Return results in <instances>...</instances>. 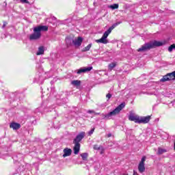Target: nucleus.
I'll use <instances>...</instances> for the list:
<instances>
[{
    "mask_svg": "<svg viewBox=\"0 0 175 175\" xmlns=\"http://www.w3.org/2000/svg\"><path fill=\"white\" fill-rule=\"evenodd\" d=\"M129 120L134 121L136 124H148L151 120V116H139L138 115L130 114Z\"/></svg>",
    "mask_w": 175,
    "mask_h": 175,
    "instance_id": "f257e3e1",
    "label": "nucleus"
},
{
    "mask_svg": "<svg viewBox=\"0 0 175 175\" xmlns=\"http://www.w3.org/2000/svg\"><path fill=\"white\" fill-rule=\"evenodd\" d=\"M49 30V27L47 26H38L36 27L33 29V33L31 34L29 36L30 40H38V39H40V36H42V31H46Z\"/></svg>",
    "mask_w": 175,
    "mask_h": 175,
    "instance_id": "f03ea898",
    "label": "nucleus"
},
{
    "mask_svg": "<svg viewBox=\"0 0 175 175\" xmlns=\"http://www.w3.org/2000/svg\"><path fill=\"white\" fill-rule=\"evenodd\" d=\"M125 105H126L125 103H122L113 111L109 112V113L107 114L102 113L101 117L105 120H111V117L114 116H117V114L120 113V111H121V110H122V109L125 107Z\"/></svg>",
    "mask_w": 175,
    "mask_h": 175,
    "instance_id": "7ed1b4c3",
    "label": "nucleus"
},
{
    "mask_svg": "<svg viewBox=\"0 0 175 175\" xmlns=\"http://www.w3.org/2000/svg\"><path fill=\"white\" fill-rule=\"evenodd\" d=\"M163 43L159 41H154L153 42H148L145 44L142 45V47L137 49L139 52H144L148 51V50H151V49H154V47H159L162 46Z\"/></svg>",
    "mask_w": 175,
    "mask_h": 175,
    "instance_id": "20e7f679",
    "label": "nucleus"
},
{
    "mask_svg": "<svg viewBox=\"0 0 175 175\" xmlns=\"http://www.w3.org/2000/svg\"><path fill=\"white\" fill-rule=\"evenodd\" d=\"M170 80H175V71L163 76V78L160 79V81L165 83V81H170Z\"/></svg>",
    "mask_w": 175,
    "mask_h": 175,
    "instance_id": "39448f33",
    "label": "nucleus"
},
{
    "mask_svg": "<svg viewBox=\"0 0 175 175\" xmlns=\"http://www.w3.org/2000/svg\"><path fill=\"white\" fill-rule=\"evenodd\" d=\"M83 137H85V132L82 131L79 133L77 137L74 139L73 143L80 144V142L83 140Z\"/></svg>",
    "mask_w": 175,
    "mask_h": 175,
    "instance_id": "423d86ee",
    "label": "nucleus"
},
{
    "mask_svg": "<svg viewBox=\"0 0 175 175\" xmlns=\"http://www.w3.org/2000/svg\"><path fill=\"white\" fill-rule=\"evenodd\" d=\"M107 36H109V33L105 31L100 39L96 40V43L107 44V43H109V42H107Z\"/></svg>",
    "mask_w": 175,
    "mask_h": 175,
    "instance_id": "0eeeda50",
    "label": "nucleus"
},
{
    "mask_svg": "<svg viewBox=\"0 0 175 175\" xmlns=\"http://www.w3.org/2000/svg\"><path fill=\"white\" fill-rule=\"evenodd\" d=\"M92 70V66H90V67H83V68H79L77 73V75H81V73H85V72H90Z\"/></svg>",
    "mask_w": 175,
    "mask_h": 175,
    "instance_id": "6e6552de",
    "label": "nucleus"
},
{
    "mask_svg": "<svg viewBox=\"0 0 175 175\" xmlns=\"http://www.w3.org/2000/svg\"><path fill=\"white\" fill-rule=\"evenodd\" d=\"M72 43L75 47H80L81 43H83V38L78 37L77 39L73 40Z\"/></svg>",
    "mask_w": 175,
    "mask_h": 175,
    "instance_id": "1a4fd4ad",
    "label": "nucleus"
},
{
    "mask_svg": "<svg viewBox=\"0 0 175 175\" xmlns=\"http://www.w3.org/2000/svg\"><path fill=\"white\" fill-rule=\"evenodd\" d=\"M63 158H66V157H70L72 155V149L66 148L63 150Z\"/></svg>",
    "mask_w": 175,
    "mask_h": 175,
    "instance_id": "9d476101",
    "label": "nucleus"
},
{
    "mask_svg": "<svg viewBox=\"0 0 175 175\" xmlns=\"http://www.w3.org/2000/svg\"><path fill=\"white\" fill-rule=\"evenodd\" d=\"M122 21H119L117 22L116 23H114L113 25H112V26L111 27L109 28V29L107 31H106L105 32L108 33L109 35H110V33H111V31L112 29H114V28H116V27H117L118 25H120V24H122Z\"/></svg>",
    "mask_w": 175,
    "mask_h": 175,
    "instance_id": "9b49d317",
    "label": "nucleus"
},
{
    "mask_svg": "<svg viewBox=\"0 0 175 175\" xmlns=\"http://www.w3.org/2000/svg\"><path fill=\"white\" fill-rule=\"evenodd\" d=\"M10 128H12L14 131H17L21 128V125L18 123L12 122L10 124Z\"/></svg>",
    "mask_w": 175,
    "mask_h": 175,
    "instance_id": "f8f14e48",
    "label": "nucleus"
},
{
    "mask_svg": "<svg viewBox=\"0 0 175 175\" xmlns=\"http://www.w3.org/2000/svg\"><path fill=\"white\" fill-rule=\"evenodd\" d=\"M138 171L139 173H144V172H146V166L144 163H139Z\"/></svg>",
    "mask_w": 175,
    "mask_h": 175,
    "instance_id": "ddd939ff",
    "label": "nucleus"
},
{
    "mask_svg": "<svg viewBox=\"0 0 175 175\" xmlns=\"http://www.w3.org/2000/svg\"><path fill=\"white\" fill-rule=\"evenodd\" d=\"M73 144H75V146L73 148L74 154H75V155H77V154L80 152V144L73 143Z\"/></svg>",
    "mask_w": 175,
    "mask_h": 175,
    "instance_id": "4468645a",
    "label": "nucleus"
},
{
    "mask_svg": "<svg viewBox=\"0 0 175 175\" xmlns=\"http://www.w3.org/2000/svg\"><path fill=\"white\" fill-rule=\"evenodd\" d=\"M66 43L67 44V47L70 46L72 43H73V39H72L70 37H67L66 38Z\"/></svg>",
    "mask_w": 175,
    "mask_h": 175,
    "instance_id": "2eb2a0df",
    "label": "nucleus"
},
{
    "mask_svg": "<svg viewBox=\"0 0 175 175\" xmlns=\"http://www.w3.org/2000/svg\"><path fill=\"white\" fill-rule=\"evenodd\" d=\"M43 54H44V46H40L38 48V52L36 53V55H42Z\"/></svg>",
    "mask_w": 175,
    "mask_h": 175,
    "instance_id": "dca6fc26",
    "label": "nucleus"
},
{
    "mask_svg": "<svg viewBox=\"0 0 175 175\" xmlns=\"http://www.w3.org/2000/svg\"><path fill=\"white\" fill-rule=\"evenodd\" d=\"M165 152H167L166 149L162 148L161 147L158 148L157 155H162V154H165Z\"/></svg>",
    "mask_w": 175,
    "mask_h": 175,
    "instance_id": "f3484780",
    "label": "nucleus"
},
{
    "mask_svg": "<svg viewBox=\"0 0 175 175\" xmlns=\"http://www.w3.org/2000/svg\"><path fill=\"white\" fill-rule=\"evenodd\" d=\"M116 66H117V64L116 62H112L109 64L108 68L110 70H113V69H114V68H116Z\"/></svg>",
    "mask_w": 175,
    "mask_h": 175,
    "instance_id": "a211bd4d",
    "label": "nucleus"
},
{
    "mask_svg": "<svg viewBox=\"0 0 175 175\" xmlns=\"http://www.w3.org/2000/svg\"><path fill=\"white\" fill-rule=\"evenodd\" d=\"M71 84H72V85H76L77 87H78V85H80L81 84V81L79 80H75L71 82Z\"/></svg>",
    "mask_w": 175,
    "mask_h": 175,
    "instance_id": "6ab92c4d",
    "label": "nucleus"
},
{
    "mask_svg": "<svg viewBox=\"0 0 175 175\" xmlns=\"http://www.w3.org/2000/svg\"><path fill=\"white\" fill-rule=\"evenodd\" d=\"M81 157L83 161H87V159L88 158V153H87V152L82 153V154H81Z\"/></svg>",
    "mask_w": 175,
    "mask_h": 175,
    "instance_id": "aec40b11",
    "label": "nucleus"
},
{
    "mask_svg": "<svg viewBox=\"0 0 175 175\" xmlns=\"http://www.w3.org/2000/svg\"><path fill=\"white\" fill-rule=\"evenodd\" d=\"M118 4L114 3L113 5H111L109 6V9H111L112 10H114L116 9H118Z\"/></svg>",
    "mask_w": 175,
    "mask_h": 175,
    "instance_id": "412c9836",
    "label": "nucleus"
},
{
    "mask_svg": "<svg viewBox=\"0 0 175 175\" xmlns=\"http://www.w3.org/2000/svg\"><path fill=\"white\" fill-rule=\"evenodd\" d=\"M91 47H92V44H89L87 46H85L83 49V51H90V50L91 49Z\"/></svg>",
    "mask_w": 175,
    "mask_h": 175,
    "instance_id": "4be33fe9",
    "label": "nucleus"
},
{
    "mask_svg": "<svg viewBox=\"0 0 175 175\" xmlns=\"http://www.w3.org/2000/svg\"><path fill=\"white\" fill-rule=\"evenodd\" d=\"M173 50H175V44H172L168 48V51H170V53H172V51H173Z\"/></svg>",
    "mask_w": 175,
    "mask_h": 175,
    "instance_id": "5701e85b",
    "label": "nucleus"
},
{
    "mask_svg": "<svg viewBox=\"0 0 175 175\" xmlns=\"http://www.w3.org/2000/svg\"><path fill=\"white\" fill-rule=\"evenodd\" d=\"M94 132H95V129L93 128L88 132L89 136H91V135H92Z\"/></svg>",
    "mask_w": 175,
    "mask_h": 175,
    "instance_id": "b1692460",
    "label": "nucleus"
},
{
    "mask_svg": "<svg viewBox=\"0 0 175 175\" xmlns=\"http://www.w3.org/2000/svg\"><path fill=\"white\" fill-rule=\"evenodd\" d=\"M146 156H144V157L142 158V160H141V161L139 162V163H144V162H146Z\"/></svg>",
    "mask_w": 175,
    "mask_h": 175,
    "instance_id": "393cba45",
    "label": "nucleus"
},
{
    "mask_svg": "<svg viewBox=\"0 0 175 175\" xmlns=\"http://www.w3.org/2000/svg\"><path fill=\"white\" fill-rule=\"evenodd\" d=\"M21 3H29V1L28 0H20Z\"/></svg>",
    "mask_w": 175,
    "mask_h": 175,
    "instance_id": "a878e982",
    "label": "nucleus"
},
{
    "mask_svg": "<svg viewBox=\"0 0 175 175\" xmlns=\"http://www.w3.org/2000/svg\"><path fill=\"white\" fill-rule=\"evenodd\" d=\"M106 98H107V99H110V98H111V94L110 93L107 94L106 95Z\"/></svg>",
    "mask_w": 175,
    "mask_h": 175,
    "instance_id": "bb28decb",
    "label": "nucleus"
},
{
    "mask_svg": "<svg viewBox=\"0 0 175 175\" xmlns=\"http://www.w3.org/2000/svg\"><path fill=\"white\" fill-rule=\"evenodd\" d=\"M88 113L89 114H92V113H95V111L94 110H89V111H88Z\"/></svg>",
    "mask_w": 175,
    "mask_h": 175,
    "instance_id": "cd10ccee",
    "label": "nucleus"
},
{
    "mask_svg": "<svg viewBox=\"0 0 175 175\" xmlns=\"http://www.w3.org/2000/svg\"><path fill=\"white\" fill-rule=\"evenodd\" d=\"M8 25V23L3 22V25L2 26V28H5Z\"/></svg>",
    "mask_w": 175,
    "mask_h": 175,
    "instance_id": "c85d7f7f",
    "label": "nucleus"
},
{
    "mask_svg": "<svg viewBox=\"0 0 175 175\" xmlns=\"http://www.w3.org/2000/svg\"><path fill=\"white\" fill-rule=\"evenodd\" d=\"M133 175H139V174L135 170H133Z\"/></svg>",
    "mask_w": 175,
    "mask_h": 175,
    "instance_id": "c756f323",
    "label": "nucleus"
},
{
    "mask_svg": "<svg viewBox=\"0 0 175 175\" xmlns=\"http://www.w3.org/2000/svg\"><path fill=\"white\" fill-rule=\"evenodd\" d=\"M107 136V137H111V133H108Z\"/></svg>",
    "mask_w": 175,
    "mask_h": 175,
    "instance_id": "7c9ffc66",
    "label": "nucleus"
},
{
    "mask_svg": "<svg viewBox=\"0 0 175 175\" xmlns=\"http://www.w3.org/2000/svg\"><path fill=\"white\" fill-rule=\"evenodd\" d=\"M40 109H41V108H38V109L36 110V112L40 111Z\"/></svg>",
    "mask_w": 175,
    "mask_h": 175,
    "instance_id": "2f4dec72",
    "label": "nucleus"
},
{
    "mask_svg": "<svg viewBox=\"0 0 175 175\" xmlns=\"http://www.w3.org/2000/svg\"><path fill=\"white\" fill-rule=\"evenodd\" d=\"M94 114H95L96 116H99V114H100V113H96V112H94Z\"/></svg>",
    "mask_w": 175,
    "mask_h": 175,
    "instance_id": "473e14b6",
    "label": "nucleus"
},
{
    "mask_svg": "<svg viewBox=\"0 0 175 175\" xmlns=\"http://www.w3.org/2000/svg\"><path fill=\"white\" fill-rule=\"evenodd\" d=\"M95 150H99V148L96 147V146H94Z\"/></svg>",
    "mask_w": 175,
    "mask_h": 175,
    "instance_id": "72a5a7b5",
    "label": "nucleus"
}]
</instances>
